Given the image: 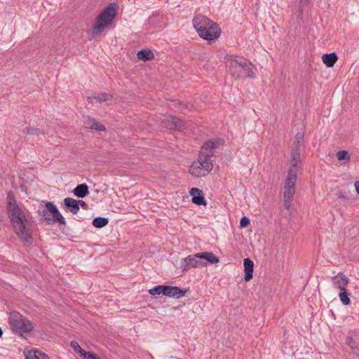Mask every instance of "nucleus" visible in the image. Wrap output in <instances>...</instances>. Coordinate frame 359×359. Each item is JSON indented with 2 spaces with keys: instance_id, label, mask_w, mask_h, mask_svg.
I'll list each match as a JSON object with an SVG mask.
<instances>
[{
  "instance_id": "26",
  "label": "nucleus",
  "mask_w": 359,
  "mask_h": 359,
  "mask_svg": "<svg viewBox=\"0 0 359 359\" xmlns=\"http://www.w3.org/2000/svg\"><path fill=\"white\" fill-rule=\"evenodd\" d=\"M349 295L350 294L348 292L346 289L340 290V292L339 294V297L341 302L345 306H347V305L350 304V303H351V299L349 298Z\"/></svg>"
},
{
  "instance_id": "42",
  "label": "nucleus",
  "mask_w": 359,
  "mask_h": 359,
  "mask_svg": "<svg viewBox=\"0 0 359 359\" xmlns=\"http://www.w3.org/2000/svg\"><path fill=\"white\" fill-rule=\"evenodd\" d=\"M26 359H29L28 357H27Z\"/></svg>"
},
{
  "instance_id": "16",
  "label": "nucleus",
  "mask_w": 359,
  "mask_h": 359,
  "mask_svg": "<svg viewBox=\"0 0 359 359\" xmlns=\"http://www.w3.org/2000/svg\"><path fill=\"white\" fill-rule=\"evenodd\" d=\"M291 166L289 170H296L298 172V163L300 161V152L298 147L292 148L291 151Z\"/></svg>"
},
{
  "instance_id": "22",
  "label": "nucleus",
  "mask_w": 359,
  "mask_h": 359,
  "mask_svg": "<svg viewBox=\"0 0 359 359\" xmlns=\"http://www.w3.org/2000/svg\"><path fill=\"white\" fill-rule=\"evenodd\" d=\"M71 347L76 353H79L83 359H90V351H86L76 341H72Z\"/></svg>"
},
{
  "instance_id": "36",
  "label": "nucleus",
  "mask_w": 359,
  "mask_h": 359,
  "mask_svg": "<svg viewBox=\"0 0 359 359\" xmlns=\"http://www.w3.org/2000/svg\"><path fill=\"white\" fill-rule=\"evenodd\" d=\"M201 194H203V191L198 188L194 187L191 188L189 191V194L192 196V198L194 196L201 195Z\"/></svg>"
},
{
  "instance_id": "18",
  "label": "nucleus",
  "mask_w": 359,
  "mask_h": 359,
  "mask_svg": "<svg viewBox=\"0 0 359 359\" xmlns=\"http://www.w3.org/2000/svg\"><path fill=\"white\" fill-rule=\"evenodd\" d=\"M223 143V140L219 138L210 140L204 142L202 147V151L208 152L209 151H213V149L218 147Z\"/></svg>"
},
{
  "instance_id": "11",
  "label": "nucleus",
  "mask_w": 359,
  "mask_h": 359,
  "mask_svg": "<svg viewBox=\"0 0 359 359\" xmlns=\"http://www.w3.org/2000/svg\"><path fill=\"white\" fill-rule=\"evenodd\" d=\"M187 290H182L178 287L164 285V296L179 299L185 295Z\"/></svg>"
},
{
  "instance_id": "41",
  "label": "nucleus",
  "mask_w": 359,
  "mask_h": 359,
  "mask_svg": "<svg viewBox=\"0 0 359 359\" xmlns=\"http://www.w3.org/2000/svg\"><path fill=\"white\" fill-rule=\"evenodd\" d=\"M3 335V330L1 329V327H0V338L2 337Z\"/></svg>"
},
{
  "instance_id": "3",
  "label": "nucleus",
  "mask_w": 359,
  "mask_h": 359,
  "mask_svg": "<svg viewBox=\"0 0 359 359\" xmlns=\"http://www.w3.org/2000/svg\"><path fill=\"white\" fill-rule=\"evenodd\" d=\"M229 72L235 78H254L255 76L253 65L242 57H235L226 63Z\"/></svg>"
},
{
  "instance_id": "34",
  "label": "nucleus",
  "mask_w": 359,
  "mask_h": 359,
  "mask_svg": "<svg viewBox=\"0 0 359 359\" xmlns=\"http://www.w3.org/2000/svg\"><path fill=\"white\" fill-rule=\"evenodd\" d=\"M347 343L350 346L351 348L353 350L354 353L359 354V349L358 348L357 346H353L354 340H353V337H348L347 338Z\"/></svg>"
},
{
  "instance_id": "24",
  "label": "nucleus",
  "mask_w": 359,
  "mask_h": 359,
  "mask_svg": "<svg viewBox=\"0 0 359 359\" xmlns=\"http://www.w3.org/2000/svg\"><path fill=\"white\" fill-rule=\"evenodd\" d=\"M93 130H96L99 132H105L106 127L100 123L99 121H96L94 118H91V137H93Z\"/></svg>"
},
{
  "instance_id": "28",
  "label": "nucleus",
  "mask_w": 359,
  "mask_h": 359,
  "mask_svg": "<svg viewBox=\"0 0 359 359\" xmlns=\"http://www.w3.org/2000/svg\"><path fill=\"white\" fill-rule=\"evenodd\" d=\"M304 135L302 132H298L296 134L295 139L294 141V147L292 148H300L302 143L304 140Z\"/></svg>"
},
{
  "instance_id": "30",
  "label": "nucleus",
  "mask_w": 359,
  "mask_h": 359,
  "mask_svg": "<svg viewBox=\"0 0 359 359\" xmlns=\"http://www.w3.org/2000/svg\"><path fill=\"white\" fill-rule=\"evenodd\" d=\"M149 293L153 296L159 294L164 295V285H157L152 289H150L149 290Z\"/></svg>"
},
{
  "instance_id": "1",
  "label": "nucleus",
  "mask_w": 359,
  "mask_h": 359,
  "mask_svg": "<svg viewBox=\"0 0 359 359\" xmlns=\"http://www.w3.org/2000/svg\"><path fill=\"white\" fill-rule=\"evenodd\" d=\"M7 210L15 233L24 243L32 244L33 238L27 228L28 220L22 215L21 210L16 203L14 194L12 191L7 194Z\"/></svg>"
},
{
  "instance_id": "6",
  "label": "nucleus",
  "mask_w": 359,
  "mask_h": 359,
  "mask_svg": "<svg viewBox=\"0 0 359 359\" xmlns=\"http://www.w3.org/2000/svg\"><path fill=\"white\" fill-rule=\"evenodd\" d=\"M297 180V171L288 170L284 182V202L286 210H290L295 194V185Z\"/></svg>"
},
{
  "instance_id": "2",
  "label": "nucleus",
  "mask_w": 359,
  "mask_h": 359,
  "mask_svg": "<svg viewBox=\"0 0 359 359\" xmlns=\"http://www.w3.org/2000/svg\"><path fill=\"white\" fill-rule=\"evenodd\" d=\"M193 25L198 36L209 42L214 41L221 34L219 25L203 15L194 18Z\"/></svg>"
},
{
  "instance_id": "15",
  "label": "nucleus",
  "mask_w": 359,
  "mask_h": 359,
  "mask_svg": "<svg viewBox=\"0 0 359 359\" xmlns=\"http://www.w3.org/2000/svg\"><path fill=\"white\" fill-rule=\"evenodd\" d=\"M245 276L244 280L249 281L252 278L254 271V263L250 258H245L243 261Z\"/></svg>"
},
{
  "instance_id": "20",
  "label": "nucleus",
  "mask_w": 359,
  "mask_h": 359,
  "mask_svg": "<svg viewBox=\"0 0 359 359\" xmlns=\"http://www.w3.org/2000/svg\"><path fill=\"white\" fill-rule=\"evenodd\" d=\"M137 58L144 62L151 60L154 58V54L150 49H142L138 51Z\"/></svg>"
},
{
  "instance_id": "37",
  "label": "nucleus",
  "mask_w": 359,
  "mask_h": 359,
  "mask_svg": "<svg viewBox=\"0 0 359 359\" xmlns=\"http://www.w3.org/2000/svg\"><path fill=\"white\" fill-rule=\"evenodd\" d=\"M250 223V219L247 217H243L240 220L241 227H247Z\"/></svg>"
},
{
  "instance_id": "38",
  "label": "nucleus",
  "mask_w": 359,
  "mask_h": 359,
  "mask_svg": "<svg viewBox=\"0 0 359 359\" xmlns=\"http://www.w3.org/2000/svg\"><path fill=\"white\" fill-rule=\"evenodd\" d=\"M79 208H82L84 210H88V205L82 200H76Z\"/></svg>"
},
{
  "instance_id": "40",
  "label": "nucleus",
  "mask_w": 359,
  "mask_h": 359,
  "mask_svg": "<svg viewBox=\"0 0 359 359\" xmlns=\"http://www.w3.org/2000/svg\"><path fill=\"white\" fill-rule=\"evenodd\" d=\"M339 198H346V196H345L344 194H341L339 196Z\"/></svg>"
},
{
  "instance_id": "25",
  "label": "nucleus",
  "mask_w": 359,
  "mask_h": 359,
  "mask_svg": "<svg viewBox=\"0 0 359 359\" xmlns=\"http://www.w3.org/2000/svg\"><path fill=\"white\" fill-rule=\"evenodd\" d=\"M104 194V191L97 189H91V199L96 203L101 201Z\"/></svg>"
},
{
  "instance_id": "12",
  "label": "nucleus",
  "mask_w": 359,
  "mask_h": 359,
  "mask_svg": "<svg viewBox=\"0 0 359 359\" xmlns=\"http://www.w3.org/2000/svg\"><path fill=\"white\" fill-rule=\"evenodd\" d=\"M62 207L66 212H69L73 215H76L79 212L76 200L72 198H65L62 203Z\"/></svg>"
},
{
  "instance_id": "8",
  "label": "nucleus",
  "mask_w": 359,
  "mask_h": 359,
  "mask_svg": "<svg viewBox=\"0 0 359 359\" xmlns=\"http://www.w3.org/2000/svg\"><path fill=\"white\" fill-rule=\"evenodd\" d=\"M198 253L189 255L182 259L180 262V268L183 271H187L191 268H202L206 266V262L202 261L201 258L196 257Z\"/></svg>"
},
{
  "instance_id": "10",
  "label": "nucleus",
  "mask_w": 359,
  "mask_h": 359,
  "mask_svg": "<svg viewBox=\"0 0 359 359\" xmlns=\"http://www.w3.org/2000/svg\"><path fill=\"white\" fill-rule=\"evenodd\" d=\"M214 156L213 151H209L208 152H205L201 151L198 155V161L196 162L203 170L207 172V175L212 170L213 163L211 160V158Z\"/></svg>"
},
{
  "instance_id": "39",
  "label": "nucleus",
  "mask_w": 359,
  "mask_h": 359,
  "mask_svg": "<svg viewBox=\"0 0 359 359\" xmlns=\"http://www.w3.org/2000/svg\"><path fill=\"white\" fill-rule=\"evenodd\" d=\"M355 188L357 194L359 195V181L355 182Z\"/></svg>"
},
{
  "instance_id": "29",
  "label": "nucleus",
  "mask_w": 359,
  "mask_h": 359,
  "mask_svg": "<svg viewBox=\"0 0 359 359\" xmlns=\"http://www.w3.org/2000/svg\"><path fill=\"white\" fill-rule=\"evenodd\" d=\"M111 96L109 94L102 93L100 95H97V96L94 95V96L91 97V101L93 100H95L96 102H101L109 100L111 99Z\"/></svg>"
},
{
  "instance_id": "5",
  "label": "nucleus",
  "mask_w": 359,
  "mask_h": 359,
  "mask_svg": "<svg viewBox=\"0 0 359 359\" xmlns=\"http://www.w3.org/2000/svg\"><path fill=\"white\" fill-rule=\"evenodd\" d=\"M9 325L13 332L23 336L29 334L34 329L31 321L23 318L19 313H14L9 317Z\"/></svg>"
},
{
  "instance_id": "32",
  "label": "nucleus",
  "mask_w": 359,
  "mask_h": 359,
  "mask_svg": "<svg viewBox=\"0 0 359 359\" xmlns=\"http://www.w3.org/2000/svg\"><path fill=\"white\" fill-rule=\"evenodd\" d=\"M336 156L339 161H342V160H346L347 161H350V155H349L348 152L346 150L339 151L337 153Z\"/></svg>"
},
{
  "instance_id": "33",
  "label": "nucleus",
  "mask_w": 359,
  "mask_h": 359,
  "mask_svg": "<svg viewBox=\"0 0 359 359\" xmlns=\"http://www.w3.org/2000/svg\"><path fill=\"white\" fill-rule=\"evenodd\" d=\"M33 353H34V355H33L34 359H49V356L47 354H46L39 350L34 351Z\"/></svg>"
},
{
  "instance_id": "13",
  "label": "nucleus",
  "mask_w": 359,
  "mask_h": 359,
  "mask_svg": "<svg viewBox=\"0 0 359 359\" xmlns=\"http://www.w3.org/2000/svg\"><path fill=\"white\" fill-rule=\"evenodd\" d=\"M332 285L335 288L340 290L346 289L349 283V279L342 273H339L332 278Z\"/></svg>"
},
{
  "instance_id": "21",
  "label": "nucleus",
  "mask_w": 359,
  "mask_h": 359,
  "mask_svg": "<svg viewBox=\"0 0 359 359\" xmlns=\"http://www.w3.org/2000/svg\"><path fill=\"white\" fill-rule=\"evenodd\" d=\"M189 172L191 175L196 177H203L207 175V172L203 171V168L196 162L192 163L189 168Z\"/></svg>"
},
{
  "instance_id": "7",
  "label": "nucleus",
  "mask_w": 359,
  "mask_h": 359,
  "mask_svg": "<svg viewBox=\"0 0 359 359\" xmlns=\"http://www.w3.org/2000/svg\"><path fill=\"white\" fill-rule=\"evenodd\" d=\"M39 213L43 217L48 225L55 223L66 224L65 219L52 202H46L45 208L42 210H39Z\"/></svg>"
},
{
  "instance_id": "23",
  "label": "nucleus",
  "mask_w": 359,
  "mask_h": 359,
  "mask_svg": "<svg viewBox=\"0 0 359 359\" xmlns=\"http://www.w3.org/2000/svg\"><path fill=\"white\" fill-rule=\"evenodd\" d=\"M109 223V219L107 217H97L93 219L92 224L97 229H101L107 226Z\"/></svg>"
},
{
  "instance_id": "9",
  "label": "nucleus",
  "mask_w": 359,
  "mask_h": 359,
  "mask_svg": "<svg viewBox=\"0 0 359 359\" xmlns=\"http://www.w3.org/2000/svg\"><path fill=\"white\" fill-rule=\"evenodd\" d=\"M163 128L169 130H177L182 131L186 128L185 121L175 116H165L161 121Z\"/></svg>"
},
{
  "instance_id": "35",
  "label": "nucleus",
  "mask_w": 359,
  "mask_h": 359,
  "mask_svg": "<svg viewBox=\"0 0 359 359\" xmlns=\"http://www.w3.org/2000/svg\"><path fill=\"white\" fill-rule=\"evenodd\" d=\"M309 3V0H299V15H302V12L304 8L308 6Z\"/></svg>"
},
{
  "instance_id": "17",
  "label": "nucleus",
  "mask_w": 359,
  "mask_h": 359,
  "mask_svg": "<svg viewBox=\"0 0 359 359\" xmlns=\"http://www.w3.org/2000/svg\"><path fill=\"white\" fill-rule=\"evenodd\" d=\"M73 194L79 198H83L89 194V187L86 183L78 184L72 191Z\"/></svg>"
},
{
  "instance_id": "31",
  "label": "nucleus",
  "mask_w": 359,
  "mask_h": 359,
  "mask_svg": "<svg viewBox=\"0 0 359 359\" xmlns=\"http://www.w3.org/2000/svg\"><path fill=\"white\" fill-rule=\"evenodd\" d=\"M23 131L29 135L36 136H39L40 134H44L43 131L40 129L32 127H27Z\"/></svg>"
},
{
  "instance_id": "19",
  "label": "nucleus",
  "mask_w": 359,
  "mask_h": 359,
  "mask_svg": "<svg viewBox=\"0 0 359 359\" xmlns=\"http://www.w3.org/2000/svg\"><path fill=\"white\" fill-rule=\"evenodd\" d=\"M322 60L323 63L327 67H332L338 60V56L336 53H325L323 55Z\"/></svg>"
},
{
  "instance_id": "4",
  "label": "nucleus",
  "mask_w": 359,
  "mask_h": 359,
  "mask_svg": "<svg viewBox=\"0 0 359 359\" xmlns=\"http://www.w3.org/2000/svg\"><path fill=\"white\" fill-rule=\"evenodd\" d=\"M117 15L116 6L114 3L109 4L97 17L91 32V36L100 35L105 28L110 25Z\"/></svg>"
},
{
  "instance_id": "27",
  "label": "nucleus",
  "mask_w": 359,
  "mask_h": 359,
  "mask_svg": "<svg viewBox=\"0 0 359 359\" xmlns=\"http://www.w3.org/2000/svg\"><path fill=\"white\" fill-rule=\"evenodd\" d=\"M191 201L193 203L197 205H206L207 203L206 201L203 196V194H201V195L194 196V197L191 199Z\"/></svg>"
},
{
  "instance_id": "14",
  "label": "nucleus",
  "mask_w": 359,
  "mask_h": 359,
  "mask_svg": "<svg viewBox=\"0 0 359 359\" xmlns=\"http://www.w3.org/2000/svg\"><path fill=\"white\" fill-rule=\"evenodd\" d=\"M196 257H199L202 261H204L207 264H217L219 262V257H217L213 252H198V256Z\"/></svg>"
}]
</instances>
